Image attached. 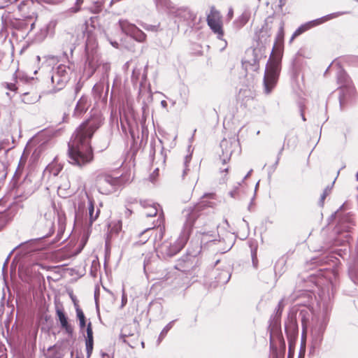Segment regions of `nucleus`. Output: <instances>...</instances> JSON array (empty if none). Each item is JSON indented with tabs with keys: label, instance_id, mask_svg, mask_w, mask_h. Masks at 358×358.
<instances>
[{
	"label": "nucleus",
	"instance_id": "1",
	"mask_svg": "<svg viewBox=\"0 0 358 358\" xmlns=\"http://www.w3.org/2000/svg\"><path fill=\"white\" fill-rule=\"evenodd\" d=\"M100 125L101 120L93 117L83 122L75 131L68 145L69 161L71 164L82 167L93 160V152L90 141Z\"/></svg>",
	"mask_w": 358,
	"mask_h": 358
},
{
	"label": "nucleus",
	"instance_id": "2",
	"mask_svg": "<svg viewBox=\"0 0 358 358\" xmlns=\"http://www.w3.org/2000/svg\"><path fill=\"white\" fill-rule=\"evenodd\" d=\"M280 63L281 57L280 55L273 54L271 55L266 66L264 77V84L266 94H269L277 83L281 69Z\"/></svg>",
	"mask_w": 358,
	"mask_h": 358
},
{
	"label": "nucleus",
	"instance_id": "3",
	"mask_svg": "<svg viewBox=\"0 0 358 358\" xmlns=\"http://www.w3.org/2000/svg\"><path fill=\"white\" fill-rule=\"evenodd\" d=\"M189 235V229H185L174 242L164 241L158 248L157 252L163 257H170L180 252L186 244Z\"/></svg>",
	"mask_w": 358,
	"mask_h": 358
},
{
	"label": "nucleus",
	"instance_id": "4",
	"mask_svg": "<svg viewBox=\"0 0 358 358\" xmlns=\"http://www.w3.org/2000/svg\"><path fill=\"white\" fill-rule=\"evenodd\" d=\"M346 13H348V12L333 13L302 24L294 32L290 41H292L296 37L305 32L306 31L311 29L312 27L322 24L327 21L336 18Z\"/></svg>",
	"mask_w": 358,
	"mask_h": 358
},
{
	"label": "nucleus",
	"instance_id": "5",
	"mask_svg": "<svg viewBox=\"0 0 358 358\" xmlns=\"http://www.w3.org/2000/svg\"><path fill=\"white\" fill-rule=\"evenodd\" d=\"M207 23L210 29L217 34V38L222 40L224 31L222 17L220 13L214 8L210 9V13L207 15Z\"/></svg>",
	"mask_w": 358,
	"mask_h": 358
},
{
	"label": "nucleus",
	"instance_id": "6",
	"mask_svg": "<svg viewBox=\"0 0 358 358\" xmlns=\"http://www.w3.org/2000/svg\"><path fill=\"white\" fill-rule=\"evenodd\" d=\"M120 184L121 179L119 177H112L109 175L101 176L97 180L99 191L104 194L110 193L115 187Z\"/></svg>",
	"mask_w": 358,
	"mask_h": 358
},
{
	"label": "nucleus",
	"instance_id": "7",
	"mask_svg": "<svg viewBox=\"0 0 358 358\" xmlns=\"http://www.w3.org/2000/svg\"><path fill=\"white\" fill-rule=\"evenodd\" d=\"M119 24L124 33L130 36L136 41L142 43L145 41L146 34L135 24L129 22L126 20H120Z\"/></svg>",
	"mask_w": 358,
	"mask_h": 358
},
{
	"label": "nucleus",
	"instance_id": "8",
	"mask_svg": "<svg viewBox=\"0 0 358 358\" xmlns=\"http://www.w3.org/2000/svg\"><path fill=\"white\" fill-rule=\"evenodd\" d=\"M174 11H168V13L172 17L178 18L179 20H187L192 18V14L186 8L184 7H176L174 5Z\"/></svg>",
	"mask_w": 358,
	"mask_h": 358
},
{
	"label": "nucleus",
	"instance_id": "9",
	"mask_svg": "<svg viewBox=\"0 0 358 358\" xmlns=\"http://www.w3.org/2000/svg\"><path fill=\"white\" fill-rule=\"evenodd\" d=\"M56 314L58 317L62 328L64 329L69 335H72L73 332V328L71 324H69L68 319L66 317L63 309L57 307Z\"/></svg>",
	"mask_w": 358,
	"mask_h": 358
},
{
	"label": "nucleus",
	"instance_id": "10",
	"mask_svg": "<svg viewBox=\"0 0 358 358\" xmlns=\"http://www.w3.org/2000/svg\"><path fill=\"white\" fill-rule=\"evenodd\" d=\"M33 6V2L30 0H26L22 1L19 6L18 9L22 13V16L26 19L30 20H36L37 18L36 13L34 11H31V13H27L26 8H30Z\"/></svg>",
	"mask_w": 358,
	"mask_h": 358
},
{
	"label": "nucleus",
	"instance_id": "11",
	"mask_svg": "<svg viewBox=\"0 0 358 358\" xmlns=\"http://www.w3.org/2000/svg\"><path fill=\"white\" fill-rule=\"evenodd\" d=\"M141 205L145 209L144 214L147 217L156 216L158 213V208L159 206L150 201H144L141 202Z\"/></svg>",
	"mask_w": 358,
	"mask_h": 358
},
{
	"label": "nucleus",
	"instance_id": "12",
	"mask_svg": "<svg viewBox=\"0 0 358 358\" xmlns=\"http://www.w3.org/2000/svg\"><path fill=\"white\" fill-rule=\"evenodd\" d=\"M87 337L85 339V345H86V350H87V355L89 357L93 350V345H94V340H93V331L92 327V323L90 322L87 325Z\"/></svg>",
	"mask_w": 358,
	"mask_h": 358
},
{
	"label": "nucleus",
	"instance_id": "13",
	"mask_svg": "<svg viewBox=\"0 0 358 358\" xmlns=\"http://www.w3.org/2000/svg\"><path fill=\"white\" fill-rule=\"evenodd\" d=\"M51 82L53 87L50 90V92L52 93L57 92L62 90L67 83V81L64 80V78H62L60 76H58V74H55L54 73L51 76Z\"/></svg>",
	"mask_w": 358,
	"mask_h": 358
},
{
	"label": "nucleus",
	"instance_id": "14",
	"mask_svg": "<svg viewBox=\"0 0 358 358\" xmlns=\"http://www.w3.org/2000/svg\"><path fill=\"white\" fill-rule=\"evenodd\" d=\"M89 104L87 101V99L86 97H81L76 106L75 111H74V115L76 116H80L82 114H83L88 108Z\"/></svg>",
	"mask_w": 358,
	"mask_h": 358
},
{
	"label": "nucleus",
	"instance_id": "15",
	"mask_svg": "<svg viewBox=\"0 0 358 358\" xmlns=\"http://www.w3.org/2000/svg\"><path fill=\"white\" fill-rule=\"evenodd\" d=\"M250 16V11L248 10H245L234 22V23L236 24L237 27L241 28L249 21Z\"/></svg>",
	"mask_w": 358,
	"mask_h": 358
},
{
	"label": "nucleus",
	"instance_id": "16",
	"mask_svg": "<svg viewBox=\"0 0 358 358\" xmlns=\"http://www.w3.org/2000/svg\"><path fill=\"white\" fill-rule=\"evenodd\" d=\"M71 71V69L69 66L64 64H60L57 66L54 73L58 74V76H60L62 78H64V80L68 81L69 74Z\"/></svg>",
	"mask_w": 358,
	"mask_h": 358
},
{
	"label": "nucleus",
	"instance_id": "17",
	"mask_svg": "<svg viewBox=\"0 0 358 358\" xmlns=\"http://www.w3.org/2000/svg\"><path fill=\"white\" fill-rule=\"evenodd\" d=\"M232 142L229 140L224 139L221 141L220 146L222 149L225 148L227 149L228 145H231ZM224 158L222 159L223 164H225L227 162L229 161L230 156L231 155V151L226 150L225 151H223Z\"/></svg>",
	"mask_w": 358,
	"mask_h": 358
},
{
	"label": "nucleus",
	"instance_id": "18",
	"mask_svg": "<svg viewBox=\"0 0 358 358\" xmlns=\"http://www.w3.org/2000/svg\"><path fill=\"white\" fill-rule=\"evenodd\" d=\"M89 217H90V222L92 224L99 217L100 213V210L97 209L94 213V206L92 201H89Z\"/></svg>",
	"mask_w": 358,
	"mask_h": 358
},
{
	"label": "nucleus",
	"instance_id": "19",
	"mask_svg": "<svg viewBox=\"0 0 358 358\" xmlns=\"http://www.w3.org/2000/svg\"><path fill=\"white\" fill-rule=\"evenodd\" d=\"M156 6L157 8H165L168 11H174V5L170 0H155Z\"/></svg>",
	"mask_w": 358,
	"mask_h": 358
},
{
	"label": "nucleus",
	"instance_id": "20",
	"mask_svg": "<svg viewBox=\"0 0 358 358\" xmlns=\"http://www.w3.org/2000/svg\"><path fill=\"white\" fill-rule=\"evenodd\" d=\"M59 185L58 186V189H68L70 187V182L66 174H62L59 177Z\"/></svg>",
	"mask_w": 358,
	"mask_h": 358
},
{
	"label": "nucleus",
	"instance_id": "21",
	"mask_svg": "<svg viewBox=\"0 0 358 358\" xmlns=\"http://www.w3.org/2000/svg\"><path fill=\"white\" fill-rule=\"evenodd\" d=\"M76 311L77 317L79 320L80 327L83 329L86 325L85 317L83 310L80 308L79 305L77 303H76Z\"/></svg>",
	"mask_w": 358,
	"mask_h": 358
},
{
	"label": "nucleus",
	"instance_id": "22",
	"mask_svg": "<svg viewBox=\"0 0 358 358\" xmlns=\"http://www.w3.org/2000/svg\"><path fill=\"white\" fill-rule=\"evenodd\" d=\"M47 169L50 173L56 176L62 171V166L57 163H52L48 166Z\"/></svg>",
	"mask_w": 358,
	"mask_h": 358
},
{
	"label": "nucleus",
	"instance_id": "23",
	"mask_svg": "<svg viewBox=\"0 0 358 358\" xmlns=\"http://www.w3.org/2000/svg\"><path fill=\"white\" fill-rule=\"evenodd\" d=\"M140 25L146 31L157 32L159 30L160 24L152 25L146 23H141Z\"/></svg>",
	"mask_w": 358,
	"mask_h": 358
},
{
	"label": "nucleus",
	"instance_id": "24",
	"mask_svg": "<svg viewBox=\"0 0 358 358\" xmlns=\"http://www.w3.org/2000/svg\"><path fill=\"white\" fill-rule=\"evenodd\" d=\"M284 22H281L279 27L278 32L276 36V41L278 43H282L284 38Z\"/></svg>",
	"mask_w": 358,
	"mask_h": 358
},
{
	"label": "nucleus",
	"instance_id": "25",
	"mask_svg": "<svg viewBox=\"0 0 358 358\" xmlns=\"http://www.w3.org/2000/svg\"><path fill=\"white\" fill-rule=\"evenodd\" d=\"M173 324V321L170 322L161 331L160 335L159 336V341L160 342L162 339L166 336L168 331L172 328Z\"/></svg>",
	"mask_w": 358,
	"mask_h": 358
},
{
	"label": "nucleus",
	"instance_id": "26",
	"mask_svg": "<svg viewBox=\"0 0 358 358\" xmlns=\"http://www.w3.org/2000/svg\"><path fill=\"white\" fill-rule=\"evenodd\" d=\"M162 213L159 214V218L157 220V223L155 224V227H157L159 228L160 231V238L163 236L164 227H161V224L164 222V217L162 216Z\"/></svg>",
	"mask_w": 358,
	"mask_h": 358
},
{
	"label": "nucleus",
	"instance_id": "27",
	"mask_svg": "<svg viewBox=\"0 0 358 358\" xmlns=\"http://www.w3.org/2000/svg\"><path fill=\"white\" fill-rule=\"evenodd\" d=\"M331 189V187H327V188H325L322 194L321 195V198L320 200V205L321 206H322L324 205V199L327 197V196L330 193Z\"/></svg>",
	"mask_w": 358,
	"mask_h": 358
},
{
	"label": "nucleus",
	"instance_id": "28",
	"mask_svg": "<svg viewBox=\"0 0 358 358\" xmlns=\"http://www.w3.org/2000/svg\"><path fill=\"white\" fill-rule=\"evenodd\" d=\"M83 0H76L75 6L70 8L71 12L77 13L80 10V6L83 4Z\"/></svg>",
	"mask_w": 358,
	"mask_h": 358
},
{
	"label": "nucleus",
	"instance_id": "29",
	"mask_svg": "<svg viewBox=\"0 0 358 358\" xmlns=\"http://www.w3.org/2000/svg\"><path fill=\"white\" fill-rule=\"evenodd\" d=\"M150 229V228H148V229H145L143 232L141 233V236H143V238L140 241L141 244H143L148 241L149 236L146 234Z\"/></svg>",
	"mask_w": 358,
	"mask_h": 358
},
{
	"label": "nucleus",
	"instance_id": "30",
	"mask_svg": "<svg viewBox=\"0 0 358 358\" xmlns=\"http://www.w3.org/2000/svg\"><path fill=\"white\" fill-rule=\"evenodd\" d=\"M6 223V215L4 212H0V228L3 227Z\"/></svg>",
	"mask_w": 358,
	"mask_h": 358
},
{
	"label": "nucleus",
	"instance_id": "31",
	"mask_svg": "<svg viewBox=\"0 0 358 358\" xmlns=\"http://www.w3.org/2000/svg\"><path fill=\"white\" fill-rule=\"evenodd\" d=\"M127 303V297L125 294L124 289H122V306H124L126 303Z\"/></svg>",
	"mask_w": 358,
	"mask_h": 358
},
{
	"label": "nucleus",
	"instance_id": "32",
	"mask_svg": "<svg viewBox=\"0 0 358 358\" xmlns=\"http://www.w3.org/2000/svg\"><path fill=\"white\" fill-rule=\"evenodd\" d=\"M6 87L11 91H15L16 90L15 85L13 83H7Z\"/></svg>",
	"mask_w": 358,
	"mask_h": 358
},
{
	"label": "nucleus",
	"instance_id": "33",
	"mask_svg": "<svg viewBox=\"0 0 358 358\" xmlns=\"http://www.w3.org/2000/svg\"><path fill=\"white\" fill-rule=\"evenodd\" d=\"M62 0H44L45 2L48 3H52V4H56V3H59L62 1Z\"/></svg>",
	"mask_w": 358,
	"mask_h": 358
},
{
	"label": "nucleus",
	"instance_id": "34",
	"mask_svg": "<svg viewBox=\"0 0 358 358\" xmlns=\"http://www.w3.org/2000/svg\"><path fill=\"white\" fill-rule=\"evenodd\" d=\"M25 162H26V160L24 159H23V157H21V159L20 160L19 165H18L19 170L21 169V167H23L24 166Z\"/></svg>",
	"mask_w": 358,
	"mask_h": 358
},
{
	"label": "nucleus",
	"instance_id": "35",
	"mask_svg": "<svg viewBox=\"0 0 358 358\" xmlns=\"http://www.w3.org/2000/svg\"><path fill=\"white\" fill-rule=\"evenodd\" d=\"M6 142L4 141H0V150L2 149H6Z\"/></svg>",
	"mask_w": 358,
	"mask_h": 358
},
{
	"label": "nucleus",
	"instance_id": "36",
	"mask_svg": "<svg viewBox=\"0 0 358 358\" xmlns=\"http://www.w3.org/2000/svg\"><path fill=\"white\" fill-rule=\"evenodd\" d=\"M190 159H191V158H190V157H189V156H187V157H185V166H187V163H189V162Z\"/></svg>",
	"mask_w": 358,
	"mask_h": 358
},
{
	"label": "nucleus",
	"instance_id": "37",
	"mask_svg": "<svg viewBox=\"0 0 358 358\" xmlns=\"http://www.w3.org/2000/svg\"><path fill=\"white\" fill-rule=\"evenodd\" d=\"M233 9L232 8H230L229 10V13H228V15L230 18H232L233 17Z\"/></svg>",
	"mask_w": 358,
	"mask_h": 358
},
{
	"label": "nucleus",
	"instance_id": "38",
	"mask_svg": "<svg viewBox=\"0 0 358 358\" xmlns=\"http://www.w3.org/2000/svg\"><path fill=\"white\" fill-rule=\"evenodd\" d=\"M50 215V212H45L44 213V217L45 219H48Z\"/></svg>",
	"mask_w": 358,
	"mask_h": 358
},
{
	"label": "nucleus",
	"instance_id": "39",
	"mask_svg": "<svg viewBox=\"0 0 358 358\" xmlns=\"http://www.w3.org/2000/svg\"><path fill=\"white\" fill-rule=\"evenodd\" d=\"M161 105L162 106V107L166 108L167 106V103L166 101L163 100L161 101Z\"/></svg>",
	"mask_w": 358,
	"mask_h": 358
},
{
	"label": "nucleus",
	"instance_id": "40",
	"mask_svg": "<svg viewBox=\"0 0 358 358\" xmlns=\"http://www.w3.org/2000/svg\"><path fill=\"white\" fill-rule=\"evenodd\" d=\"M341 78H343L344 81L346 82L347 76L345 75V73H343L341 75V77L339 78V80L341 79Z\"/></svg>",
	"mask_w": 358,
	"mask_h": 358
},
{
	"label": "nucleus",
	"instance_id": "41",
	"mask_svg": "<svg viewBox=\"0 0 358 358\" xmlns=\"http://www.w3.org/2000/svg\"><path fill=\"white\" fill-rule=\"evenodd\" d=\"M278 310H280L283 308L282 301H280L278 303Z\"/></svg>",
	"mask_w": 358,
	"mask_h": 358
},
{
	"label": "nucleus",
	"instance_id": "42",
	"mask_svg": "<svg viewBox=\"0 0 358 358\" xmlns=\"http://www.w3.org/2000/svg\"><path fill=\"white\" fill-rule=\"evenodd\" d=\"M72 298V300L73 301V304H74V306L76 307V303L78 304V301H76V299H74L73 296L71 297Z\"/></svg>",
	"mask_w": 358,
	"mask_h": 358
},
{
	"label": "nucleus",
	"instance_id": "43",
	"mask_svg": "<svg viewBox=\"0 0 358 358\" xmlns=\"http://www.w3.org/2000/svg\"><path fill=\"white\" fill-rule=\"evenodd\" d=\"M252 171V170L251 169V170L248 173V174L245 176V178H244V179L247 178H248V177L251 174Z\"/></svg>",
	"mask_w": 358,
	"mask_h": 358
},
{
	"label": "nucleus",
	"instance_id": "44",
	"mask_svg": "<svg viewBox=\"0 0 358 358\" xmlns=\"http://www.w3.org/2000/svg\"><path fill=\"white\" fill-rule=\"evenodd\" d=\"M34 24H35V21H34L33 22H31V29H32L34 26Z\"/></svg>",
	"mask_w": 358,
	"mask_h": 358
},
{
	"label": "nucleus",
	"instance_id": "45",
	"mask_svg": "<svg viewBox=\"0 0 358 358\" xmlns=\"http://www.w3.org/2000/svg\"><path fill=\"white\" fill-rule=\"evenodd\" d=\"M222 171H224V172H227L228 171V168H224Z\"/></svg>",
	"mask_w": 358,
	"mask_h": 358
},
{
	"label": "nucleus",
	"instance_id": "46",
	"mask_svg": "<svg viewBox=\"0 0 358 358\" xmlns=\"http://www.w3.org/2000/svg\"><path fill=\"white\" fill-rule=\"evenodd\" d=\"M27 94H24V99H23V101H24V102H25L24 99H25V97L27 96Z\"/></svg>",
	"mask_w": 358,
	"mask_h": 358
},
{
	"label": "nucleus",
	"instance_id": "47",
	"mask_svg": "<svg viewBox=\"0 0 358 358\" xmlns=\"http://www.w3.org/2000/svg\"><path fill=\"white\" fill-rule=\"evenodd\" d=\"M112 45H113V46H115V47H117V46H116V45H117V43H112Z\"/></svg>",
	"mask_w": 358,
	"mask_h": 358
},
{
	"label": "nucleus",
	"instance_id": "48",
	"mask_svg": "<svg viewBox=\"0 0 358 358\" xmlns=\"http://www.w3.org/2000/svg\"><path fill=\"white\" fill-rule=\"evenodd\" d=\"M81 208H82V206H81V205H79V206H78V210H80Z\"/></svg>",
	"mask_w": 358,
	"mask_h": 358
},
{
	"label": "nucleus",
	"instance_id": "49",
	"mask_svg": "<svg viewBox=\"0 0 358 358\" xmlns=\"http://www.w3.org/2000/svg\"><path fill=\"white\" fill-rule=\"evenodd\" d=\"M127 213H128L129 214H131V212L129 210V209H127Z\"/></svg>",
	"mask_w": 358,
	"mask_h": 358
},
{
	"label": "nucleus",
	"instance_id": "50",
	"mask_svg": "<svg viewBox=\"0 0 358 358\" xmlns=\"http://www.w3.org/2000/svg\"><path fill=\"white\" fill-rule=\"evenodd\" d=\"M186 171H187V169H185L183 171V176L186 173Z\"/></svg>",
	"mask_w": 358,
	"mask_h": 358
},
{
	"label": "nucleus",
	"instance_id": "51",
	"mask_svg": "<svg viewBox=\"0 0 358 358\" xmlns=\"http://www.w3.org/2000/svg\"><path fill=\"white\" fill-rule=\"evenodd\" d=\"M302 118H303V120H305V117H304V115L302 114Z\"/></svg>",
	"mask_w": 358,
	"mask_h": 358
},
{
	"label": "nucleus",
	"instance_id": "52",
	"mask_svg": "<svg viewBox=\"0 0 358 358\" xmlns=\"http://www.w3.org/2000/svg\"><path fill=\"white\" fill-rule=\"evenodd\" d=\"M356 177H357V180H358V171H357Z\"/></svg>",
	"mask_w": 358,
	"mask_h": 358
},
{
	"label": "nucleus",
	"instance_id": "53",
	"mask_svg": "<svg viewBox=\"0 0 358 358\" xmlns=\"http://www.w3.org/2000/svg\"><path fill=\"white\" fill-rule=\"evenodd\" d=\"M77 218H78V213H76V219H77Z\"/></svg>",
	"mask_w": 358,
	"mask_h": 358
},
{
	"label": "nucleus",
	"instance_id": "54",
	"mask_svg": "<svg viewBox=\"0 0 358 358\" xmlns=\"http://www.w3.org/2000/svg\"><path fill=\"white\" fill-rule=\"evenodd\" d=\"M3 6L0 5V9L2 8Z\"/></svg>",
	"mask_w": 358,
	"mask_h": 358
},
{
	"label": "nucleus",
	"instance_id": "55",
	"mask_svg": "<svg viewBox=\"0 0 358 358\" xmlns=\"http://www.w3.org/2000/svg\"><path fill=\"white\" fill-rule=\"evenodd\" d=\"M76 358H79V357H76Z\"/></svg>",
	"mask_w": 358,
	"mask_h": 358
}]
</instances>
